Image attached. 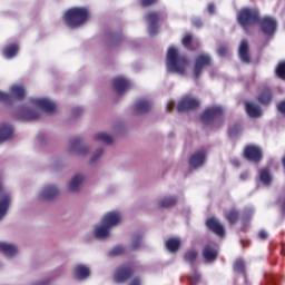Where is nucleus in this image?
Segmentation results:
<instances>
[{
  "instance_id": "obj_1",
  "label": "nucleus",
  "mask_w": 285,
  "mask_h": 285,
  "mask_svg": "<svg viewBox=\"0 0 285 285\" xmlns=\"http://www.w3.org/2000/svg\"><path fill=\"white\" fill-rule=\"evenodd\" d=\"M88 19H90V10L86 7H72L62 16L65 26L70 28V30L81 28Z\"/></svg>"
},
{
  "instance_id": "obj_2",
  "label": "nucleus",
  "mask_w": 285,
  "mask_h": 285,
  "mask_svg": "<svg viewBox=\"0 0 285 285\" xmlns=\"http://www.w3.org/2000/svg\"><path fill=\"white\" fill-rule=\"evenodd\" d=\"M188 68V58L179 55L177 48L170 47L167 52V70L177 75H185Z\"/></svg>"
},
{
  "instance_id": "obj_3",
  "label": "nucleus",
  "mask_w": 285,
  "mask_h": 285,
  "mask_svg": "<svg viewBox=\"0 0 285 285\" xmlns=\"http://www.w3.org/2000/svg\"><path fill=\"white\" fill-rule=\"evenodd\" d=\"M261 17L259 9L246 7L237 12V22L243 30L247 31L249 28H253V26L259 23Z\"/></svg>"
},
{
  "instance_id": "obj_4",
  "label": "nucleus",
  "mask_w": 285,
  "mask_h": 285,
  "mask_svg": "<svg viewBox=\"0 0 285 285\" xmlns=\"http://www.w3.org/2000/svg\"><path fill=\"white\" fill-rule=\"evenodd\" d=\"M26 99V87L23 85H12L9 94L0 91V101L12 105L14 101H23Z\"/></svg>"
},
{
  "instance_id": "obj_5",
  "label": "nucleus",
  "mask_w": 285,
  "mask_h": 285,
  "mask_svg": "<svg viewBox=\"0 0 285 285\" xmlns=\"http://www.w3.org/2000/svg\"><path fill=\"white\" fill-rule=\"evenodd\" d=\"M213 66V58L208 53H200L195 58L194 61V70L191 72V79L194 81H199L203 72L206 68H210Z\"/></svg>"
},
{
  "instance_id": "obj_6",
  "label": "nucleus",
  "mask_w": 285,
  "mask_h": 285,
  "mask_svg": "<svg viewBox=\"0 0 285 285\" xmlns=\"http://www.w3.org/2000/svg\"><path fill=\"white\" fill-rule=\"evenodd\" d=\"M222 117H224V109L222 107H208L202 114L200 121L204 126H210V124H215V121L222 119Z\"/></svg>"
},
{
  "instance_id": "obj_7",
  "label": "nucleus",
  "mask_w": 285,
  "mask_h": 285,
  "mask_svg": "<svg viewBox=\"0 0 285 285\" xmlns=\"http://www.w3.org/2000/svg\"><path fill=\"white\" fill-rule=\"evenodd\" d=\"M243 157L247 161H252V164H259L264 159V151L262 147L249 144L245 146Z\"/></svg>"
},
{
  "instance_id": "obj_8",
  "label": "nucleus",
  "mask_w": 285,
  "mask_h": 285,
  "mask_svg": "<svg viewBox=\"0 0 285 285\" xmlns=\"http://www.w3.org/2000/svg\"><path fill=\"white\" fill-rule=\"evenodd\" d=\"M132 273H135V271L132 269L131 263L122 264L116 268L114 282H116V284H125V282H128V279L132 277Z\"/></svg>"
},
{
  "instance_id": "obj_9",
  "label": "nucleus",
  "mask_w": 285,
  "mask_h": 285,
  "mask_svg": "<svg viewBox=\"0 0 285 285\" xmlns=\"http://www.w3.org/2000/svg\"><path fill=\"white\" fill-rule=\"evenodd\" d=\"M257 26L266 37H273L277 32V20L271 16L261 17Z\"/></svg>"
},
{
  "instance_id": "obj_10",
  "label": "nucleus",
  "mask_w": 285,
  "mask_h": 285,
  "mask_svg": "<svg viewBox=\"0 0 285 285\" xmlns=\"http://www.w3.org/2000/svg\"><path fill=\"white\" fill-rule=\"evenodd\" d=\"M200 101L197 98L185 97L177 105L178 112H188V110H197L200 106Z\"/></svg>"
},
{
  "instance_id": "obj_11",
  "label": "nucleus",
  "mask_w": 285,
  "mask_h": 285,
  "mask_svg": "<svg viewBox=\"0 0 285 285\" xmlns=\"http://www.w3.org/2000/svg\"><path fill=\"white\" fill-rule=\"evenodd\" d=\"M112 83V89L116 92V95L121 96L125 92H127V90H130V88H132V85L130 83V80L118 76L116 78H114L111 80Z\"/></svg>"
},
{
  "instance_id": "obj_12",
  "label": "nucleus",
  "mask_w": 285,
  "mask_h": 285,
  "mask_svg": "<svg viewBox=\"0 0 285 285\" xmlns=\"http://www.w3.org/2000/svg\"><path fill=\"white\" fill-rule=\"evenodd\" d=\"M31 104L37 108H40V110L47 115H55L57 110L55 102L50 101L48 98H36L31 100Z\"/></svg>"
},
{
  "instance_id": "obj_13",
  "label": "nucleus",
  "mask_w": 285,
  "mask_h": 285,
  "mask_svg": "<svg viewBox=\"0 0 285 285\" xmlns=\"http://www.w3.org/2000/svg\"><path fill=\"white\" fill-rule=\"evenodd\" d=\"M146 21L149 22V35L150 37H155L157 32H159V26H157V21H161L164 19V16H161L157 11H150L145 17Z\"/></svg>"
},
{
  "instance_id": "obj_14",
  "label": "nucleus",
  "mask_w": 285,
  "mask_h": 285,
  "mask_svg": "<svg viewBox=\"0 0 285 285\" xmlns=\"http://www.w3.org/2000/svg\"><path fill=\"white\" fill-rule=\"evenodd\" d=\"M101 224L109 228H115V226H118V224H121V213L117 210L108 212L104 215L101 219Z\"/></svg>"
},
{
  "instance_id": "obj_15",
  "label": "nucleus",
  "mask_w": 285,
  "mask_h": 285,
  "mask_svg": "<svg viewBox=\"0 0 285 285\" xmlns=\"http://www.w3.org/2000/svg\"><path fill=\"white\" fill-rule=\"evenodd\" d=\"M206 226L212 233L218 235V237H224L226 235V230L224 229V225L219 223V220L215 217L208 218L206 220Z\"/></svg>"
},
{
  "instance_id": "obj_16",
  "label": "nucleus",
  "mask_w": 285,
  "mask_h": 285,
  "mask_svg": "<svg viewBox=\"0 0 285 285\" xmlns=\"http://www.w3.org/2000/svg\"><path fill=\"white\" fill-rule=\"evenodd\" d=\"M238 56L240 61H243V63H250L252 58H250V49L248 47V40L243 39L240 41V45L238 48Z\"/></svg>"
},
{
  "instance_id": "obj_17",
  "label": "nucleus",
  "mask_w": 285,
  "mask_h": 285,
  "mask_svg": "<svg viewBox=\"0 0 285 285\" xmlns=\"http://www.w3.org/2000/svg\"><path fill=\"white\" fill-rule=\"evenodd\" d=\"M204 161H206V151L203 149L195 151L189 157V166L191 168H200V166H204Z\"/></svg>"
},
{
  "instance_id": "obj_18",
  "label": "nucleus",
  "mask_w": 285,
  "mask_h": 285,
  "mask_svg": "<svg viewBox=\"0 0 285 285\" xmlns=\"http://www.w3.org/2000/svg\"><path fill=\"white\" fill-rule=\"evenodd\" d=\"M18 112V119H22V121H32L39 117V111L26 107H21Z\"/></svg>"
},
{
  "instance_id": "obj_19",
  "label": "nucleus",
  "mask_w": 285,
  "mask_h": 285,
  "mask_svg": "<svg viewBox=\"0 0 285 285\" xmlns=\"http://www.w3.org/2000/svg\"><path fill=\"white\" fill-rule=\"evenodd\" d=\"M203 257L206 262H215L217 257H219V253L217 252V247L214 244H207L203 248Z\"/></svg>"
},
{
  "instance_id": "obj_20",
  "label": "nucleus",
  "mask_w": 285,
  "mask_h": 285,
  "mask_svg": "<svg viewBox=\"0 0 285 285\" xmlns=\"http://www.w3.org/2000/svg\"><path fill=\"white\" fill-rule=\"evenodd\" d=\"M257 101L262 106H268L273 101V89L271 87H264L257 96Z\"/></svg>"
},
{
  "instance_id": "obj_21",
  "label": "nucleus",
  "mask_w": 285,
  "mask_h": 285,
  "mask_svg": "<svg viewBox=\"0 0 285 285\" xmlns=\"http://www.w3.org/2000/svg\"><path fill=\"white\" fill-rule=\"evenodd\" d=\"M151 106L153 104L150 102V100H137L134 105V112L135 115H144L150 110Z\"/></svg>"
},
{
  "instance_id": "obj_22",
  "label": "nucleus",
  "mask_w": 285,
  "mask_h": 285,
  "mask_svg": "<svg viewBox=\"0 0 285 285\" xmlns=\"http://www.w3.org/2000/svg\"><path fill=\"white\" fill-rule=\"evenodd\" d=\"M59 195V189L53 185H47L40 193L41 199L50 200L55 199Z\"/></svg>"
},
{
  "instance_id": "obj_23",
  "label": "nucleus",
  "mask_w": 285,
  "mask_h": 285,
  "mask_svg": "<svg viewBox=\"0 0 285 285\" xmlns=\"http://www.w3.org/2000/svg\"><path fill=\"white\" fill-rule=\"evenodd\" d=\"M69 150H76V155H88L89 148L81 145V138L77 137L70 141Z\"/></svg>"
},
{
  "instance_id": "obj_24",
  "label": "nucleus",
  "mask_w": 285,
  "mask_h": 285,
  "mask_svg": "<svg viewBox=\"0 0 285 285\" xmlns=\"http://www.w3.org/2000/svg\"><path fill=\"white\" fill-rule=\"evenodd\" d=\"M19 53V45L10 43L2 49V56L4 59H12Z\"/></svg>"
},
{
  "instance_id": "obj_25",
  "label": "nucleus",
  "mask_w": 285,
  "mask_h": 285,
  "mask_svg": "<svg viewBox=\"0 0 285 285\" xmlns=\"http://www.w3.org/2000/svg\"><path fill=\"white\" fill-rule=\"evenodd\" d=\"M73 275L76 279H88V277H90V268H88L86 265H77L73 268Z\"/></svg>"
},
{
  "instance_id": "obj_26",
  "label": "nucleus",
  "mask_w": 285,
  "mask_h": 285,
  "mask_svg": "<svg viewBox=\"0 0 285 285\" xmlns=\"http://www.w3.org/2000/svg\"><path fill=\"white\" fill-rule=\"evenodd\" d=\"M17 252L18 249L16 245L0 242V253L6 257H13V255H17Z\"/></svg>"
},
{
  "instance_id": "obj_27",
  "label": "nucleus",
  "mask_w": 285,
  "mask_h": 285,
  "mask_svg": "<svg viewBox=\"0 0 285 285\" xmlns=\"http://www.w3.org/2000/svg\"><path fill=\"white\" fill-rule=\"evenodd\" d=\"M13 132L12 126L7 124L0 125V141H8V139L12 138Z\"/></svg>"
},
{
  "instance_id": "obj_28",
  "label": "nucleus",
  "mask_w": 285,
  "mask_h": 285,
  "mask_svg": "<svg viewBox=\"0 0 285 285\" xmlns=\"http://www.w3.org/2000/svg\"><path fill=\"white\" fill-rule=\"evenodd\" d=\"M111 228L107 227L105 223H101L100 226L96 227L94 230V235L96 239H106L108 235H110Z\"/></svg>"
},
{
  "instance_id": "obj_29",
  "label": "nucleus",
  "mask_w": 285,
  "mask_h": 285,
  "mask_svg": "<svg viewBox=\"0 0 285 285\" xmlns=\"http://www.w3.org/2000/svg\"><path fill=\"white\" fill-rule=\"evenodd\" d=\"M10 208V195L4 194L0 198V219H3Z\"/></svg>"
},
{
  "instance_id": "obj_30",
  "label": "nucleus",
  "mask_w": 285,
  "mask_h": 285,
  "mask_svg": "<svg viewBox=\"0 0 285 285\" xmlns=\"http://www.w3.org/2000/svg\"><path fill=\"white\" fill-rule=\"evenodd\" d=\"M246 112L249 117L257 119V117H262V108L259 106L252 104V102H246Z\"/></svg>"
},
{
  "instance_id": "obj_31",
  "label": "nucleus",
  "mask_w": 285,
  "mask_h": 285,
  "mask_svg": "<svg viewBox=\"0 0 285 285\" xmlns=\"http://www.w3.org/2000/svg\"><path fill=\"white\" fill-rule=\"evenodd\" d=\"M259 179L264 186H269L271 181H273V177L271 176V168L264 167L258 170Z\"/></svg>"
},
{
  "instance_id": "obj_32",
  "label": "nucleus",
  "mask_w": 285,
  "mask_h": 285,
  "mask_svg": "<svg viewBox=\"0 0 285 285\" xmlns=\"http://www.w3.org/2000/svg\"><path fill=\"white\" fill-rule=\"evenodd\" d=\"M224 217L228 222V224L234 226V224H237V222H239V210H237L236 208H232L225 212Z\"/></svg>"
},
{
  "instance_id": "obj_33",
  "label": "nucleus",
  "mask_w": 285,
  "mask_h": 285,
  "mask_svg": "<svg viewBox=\"0 0 285 285\" xmlns=\"http://www.w3.org/2000/svg\"><path fill=\"white\" fill-rule=\"evenodd\" d=\"M82 183H83V176L81 175L73 176L68 185L70 193H77V190H79V187L81 186Z\"/></svg>"
},
{
  "instance_id": "obj_34",
  "label": "nucleus",
  "mask_w": 285,
  "mask_h": 285,
  "mask_svg": "<svg viewBox=\"0 0 285 285\" xmlns=\"http://www.w3.org/2000/svg\"><path fill=\"white\" fill-rule=\"evenodd\" d=\"M166 248L169 253H177L181 248V240L179 238H168L166 242Z\"/></svg>"
},
{
  "instance_id": "obj_35",
  "label": "nucleus",
  "mask_w": 285,
  "mask_h": 285,
  "mask_svg": "<svg viewBox=\"0 0 285 285\" xmlns=\"http://www.w3.org/2000/svg\"><path fill=\"white\" fill-rule=\"evenodd\" d=\"M197 257H199V254L195 249H187L184 253V261L187 264H190V266H195V263L197 262Z\"/></svg>"
},
{
  "instance_id": "obj_36",
  "label": "nucleus",
  "mask_w": 285,
  "mask_h": 285,
  "mask_svg": "<svg viewBox=\"0 0 285 285\" xmlns=\"http://www.w3.org/2000/svg\"><path fill=\"white\" fill-rule=\"evenodd\" d=\"M175 204H177V197L175 196L165 197L158 203V208H170L175 206Z\"/></svg>"
},
{
  "instance_id": "obj_37",
  "label": "nucleus",
  "mask_w": 285,
  "mask_h": 285,
  "mask_svg": "<svg viewBox=\"0 0 285 285\" xmlns=\"http://www.w3.org/2000/svg\"><path fill=\"white\" fill-rule=\"evenodd\" d=\"M95 141H101V144H107L110 146L112 144V137L106 132H98L94 136Z\"/></svg>"
},
{
  "instance_id": "obj_38",
  "label": "nucleus",
  "mask_w": 285,
  "mask_h": 285,
  "mask_svg": "<svg viewBox=\"0 0 285 285\" xmlns=\"http://www.w3.org/2000/svg\"><path fill=\"white\" fill-rule=\"evenodd\" d=\"M141 239H144L142 233H135L131 240V248L132 250H137L141 246Z\"/></svg>"
},
{
  "instance_id": "obj_39",
  "label": "nucleus",
  "mask_w": 285,
  "mask_h": 285,
  "mask_svg": "<svg viewBox=\"0 0 285 285\" xmlns=\"http://www.w3.org/2000/svg\"><path fill=\"white\" fill-rule=\"evenodd\" d=\"M234 271L235 273L244 275L246 273V263L242 258L236 259L234 263Z\"/></svg>"
},
{
  "instance_id": "obj_40",
  "label": "nucleus",
  "mask_w": 285,
  "mask_h": 285,
  "mask_svg": "<svg viewBox=\"0 0 285 285\" xmlns=\"http://www.w3.org/2000/svg\"><path fill=\"white\" fill-rule=\"evenodd\" d=\"M275 73H276V77H278V79H282L283 81H285V60L278 62L275 69Z\"/></svg>"
},
{
  "instance_id": "obj_41",
  "label": "nucleus",
  "mask_w": 285,
  "mask_h": 285,
  "mask_svg": "<svg viewBox=\"0 0 285 285\" xmlns=\"http://www.w3.org/2000/svg\"><path fill=\"white\" fill-rule=\"evenodd\" d=\"M181 43L187 50H195V48H193V35L187 33L183 38Z\"/></svg>"
},
{
  "instance_id": "obj_42",
  "label": "nucleus",
  "mask_w": 285,
  "mask_h": 285,
  "mask_svg": "<svg viewBox=\"0 0 285 285\" xmlns=\"http://www.w3.org/2000/svg\"><path fill=\"white\" fill-rule=\"evenodd\" d=\"M188 279L189 285L199 284V282H202V274H199V272H197V269L194 268V273L191 276H188Z\"/></svg>"
},
{
  "instance_id": "obj_43",
  "label": "nucleus",
  "mask_w": 285,
  "mask_h": 285,
  "mask_svg": "<svg viewBox=\"0 0 285 285\" xmlns=\"http://www.w3.org/2000/svg\"><path fill=\"white\" fill-rule=\"evenodd\" d=\"M122 39H124V36L121 33L114 35L111 37L114 46H119V43H121Z\"/></svg>"
},
{
  "instance_id": "obj_44",
  "label": "nucleus",
  "mask_w": 285,
  "mask_h": 285,
  "mask_svg": "<svg viewBox=\"0 0 285 285\" xmlns=\"http://www.w3.org/2000/svg\"><path fill=\"white\" fill-rule=\"evenodd\" d=\"M242 131V125L235 124L232 128H229V135L235 136Z\"/></svg>"
},
{
  "instance_id": "obj_45",
  "label": "nucleus",
  "mask_w": 285,
  "mask_h": 285,
  "mask_svg": "<svg viewBox=\"0 0 285 285\" xmlns=\"http://www.w3.org/2000/svg\"><path fill=\"white\" fill-rule=\"evenodd\" d=\"M141 8H149V6H155L157 0H139Z\"/></svg>"
},
{
  "instance_id": "obj_46",
  "label": "nucleus",
  "mask_w": 285,
  "mask_h": 285,
  "mask_svg": "<svg viewBox=\"0 0 285 285\" xmlns=\"http://www.w3.org/2000/svg\"><path fill=\"white\" fill-rule=\"evenodd\" d=\"M124 253H126V248H124L122 246H116L111 250V255H124Z\"/></svg>"
},
{
  "instance_id": "obj_47",
  "label": "nucleus",
  "mask_w": 285,
  "mask_h": 285,
  "mask_svg": "<svg viewBox=\"0 0 285 285\" xmlns=\"http://www.w3.org/2000/svg\"><path fill=\"white\" fill-rule=\"evenodd\" d=\"M104 155V149L99 148L96 150V153L91 156L90 163H95L98 160L99 156Z\"/></svg>"
},
{
  "instance_id": "obj_48",
  "label": "nucleus",
  "mask_w": 285,
  "mask_h": 285,
  "mask_svg": "<svg viewBox=\"0 0 285 285\" xmlns=\"http://www.w3.org/2000/svg\"><path fill=\"white\" fill-rule=\"evenodd\" d=\"M217 52H218L219 57H226V55H228V47L220 46V47H218Z\"/></svg>"
},
{
  "instance_id": "obj_49",
  "label": "nucleus",
  "mask_w": 285,
  "mask_h": 285,
  "mask_svg": "<svg viewBox=\"0 0 285 285\" xmlns=\"http://www.w3.org/2000/svg\"><path fill=\"white\" fill-rule=\"evenodd\" d=\"M193 26H195V28H203L204 21H202L199 18H196L193 20Z\"/></svg>"
},
{
  "instance_id": "obj_50",
  "label": "nucleus",
  "mask_w": 285,
  "mask_h": 285,
  "mask_svg": "<svg viewBox=\"0 0 285 285\" xmlns=\"http://www.w3.org/2000/svg\"><path fill=\"white\" fill-rule=\"evenodd\" d=\"M277 110H278V112H282V115H285V100L281 101L277 105Z\"/></svg>"
},
{
  "instance_id": "obj_51",
  "label": "nucleus",
  "mask_w": 285,
  "mask_h": 285,
  "mask_svg": "<svg viewBox=\"0 0 285 285\" xmlns=\"http://www.w3.org/2000/svg\"><path fill=\"white\" fill-rule=\"evenodd\" d=\"M81 112H83V110L81 109V107H76L72 109V115L75 117H79L81 115Z\"/></svg>"
},
{
  "instance_id": "obj_52",
  "label": "nucleus",
  "mask_w": 285,
  "mask_h": 285,
  "mask_svg": "<svg viewBox=\"0 0 285 285\" xmlns=\"http://www.w3.org/2000/svg\"><path fill=\"white\" fill-rule=\"evenodd\" d=\"M258 237L259 239H268V234L266 233V230H261L258 233Z\"/></svg>"
},
{
  "instance_id": "obj_53",
  "label": "nucleus",
  "mask_w": 285,
  "mask_h": 285,
  "mask_svg": "<svg viewBox=\"0 0 285 285\" xmlns=\"http://www.w3.org/2000/svg\"><path fill=\"white\" fill-rule=\"evenodd\" d=\"M207 11L209 12V14H215V4L209 3L207 7Z\"/></svg>"
},
{
  "instance_id": "obj_54",
  "label": "nucleus",
  "mask_w": 285,
  "mask_h": 285,
  "mask_svg": "<svg viewBox=\"0 0 285 285\" xmlns=\"http://www.w3.org/2000/svg\"><path fill=\"white\" fill-rule=\"evenodd\" d=\"M175 108V101H169L167 105V112H173Z\"/></svg>"
},
{
  "instance_id": "obj_55",
  "label": "nucleus",
  "mask_w": 285,
  "mask_h": 285,
  "mask_svg": "<svg viewBox=\"0 0 285 285\" xmlns=\"http://www.w3.org/2000/svg\"><path fill=\"white\" fill-rule=\"evenodd\" d=\"M128 285H141V281L135 277Z\"/></svg>"
},
{
  "instance_id": "obj_56",
  "label": "nucleus",
  "mask_w": 285,
  "mask_h": 285,
  "mask_svg": "<svg viewBox=\"0 0 285 285\" xmlns=\"http://www.w3.org/2000/svg\"><path fill=\"white\" fill-rule=\"evenodd\" d=\"M239 177H240L242 181H246V179H248V171L240 174Z\"/></svg>"
},
{
  "instance_id": "obj_57",
  "label": "nucleus",
  "mask_w": 285,
  "mask_h": 285,
  "mask_svg": "<svg viewBox=\"0 0 285 285\" xmlns=\"http://www.w3.org/2000/svg\"><path fill=\"white\" fill-rule=\"evenodd\" d=\"M1 188H3V181L0 178V190H1Z\"/></svg>"
},
{
  "instance_id": "obj_58",
  "label": "nucleus",
  "mask_w": 285,
  "mask_h": 285,
  "mask_svg": "<svg viewBox=\"0 0 285 285\" xmlns=\"http://www.w3.org/2000/svg\"><path fill=\"white\" fill-rule=\"evenodd\" d=\"M283 212L285 213V200L282 204Z\"/></svg>"
}]
</instances>
